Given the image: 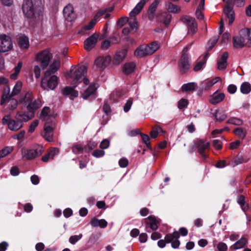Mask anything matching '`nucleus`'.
Returning <instances> with one entry per match:
<instances>
[{
  "mask_svg": "<svg viewBox=\"0 0 251 251\" xmlns=\"http://www.w3.org/2000/svg\"><path fill=\"white\" fill-rule=\"evenodd\" d=\"M224 12L226 17L229 19L228 25H231L235 19L234 11L231 7H225L224 8Z\"/></svg>",
  "mask_w": 251,
  "mask_h": 251,
  "instance_id": "nucleus-28",
  "label": "nucleus"
},
{
  "mask_svg": "<svg viewBox=\"0 0 251 251\" xmlns=\"http://www.w3.org/2000/svg\"><path fill=\"white\" fill-rule=\"evenodd\" d=\"M48 76L45 75L41 82V86L44 89H51L53 90L58 84V77L53 75L47 79Z\"/></svg>",
  "mask_w": 251,
  "mask_h": 251,
  "instance_id": "nucleus-11",
  "label": "nucleus"
},
{
  "mask_svg": "<svg viewBox=\"0 0 251 251\" xmlns=\"http://www.w3.org/2000/svg\"><path fill=\"white\" fill-rule=\"evenodd\" d=\"M60 65V61L54 60L53 63L50 66L49 69L46 72L45 75L46 76H49L51 74L55 73L59 69Z\"/></svg>",
  "mask_w": 251,
  "mask_h": 251,
  "instance_id": "nucleus-24",
  "label": "nucleus"
},
{
  "mask_svg": "<svg viewBox=\"0 0 251 251\" xmlns=\"http://www.w3.org/2000/svg\"><path fill=\"white\" fill-rule=\"evenodd\" d=\"M128 18L126 17H121L118 20L117 22V25L118 26L121 27L126 23H128Z\"/></svg>",
  "mask_w": 251,
  "mask_h": 251,
  "instance_id": "nucleus-57",
  "label": "nucleus"
},
{
  "mask_svg": "<svg viewBox=\"0 0 251 251\" xmlns=\"http://www.w3.org/2000/svg\"><path fill=\"white\" fill-rule=\"evenodd\" d=\"M149 50V47L147 45H141L135 50L134 55L139 58H142L151 54Z\"/></svg>",
  "mask_w": 251,
  "mask_h": 251,
  "instance_id": "nucleus-20",
  "label": "nucleus"
},
{
  "mask_svg": "<svg viewBox=\"0 0 251 251\" xmlns=\"http://www.w3.org/2000/svg\"><path fill=\"white\" fill-rule=\"evenodd\" d=\"M75 69V67L72 66L70 72L66 74V77L73 79L71 84L76 87L77 84L81 82V79L87 73V69L84 66H81L74 70Z\"/></svg>",
  "mask_w": 251,
  "mask_h": 251,
  "instance_id": "nucleus-3",
  "label": "nucleus"
},
{
  "mask_svg": "<svg viewBox=\"0 0 251 251\" xmlns=\"http://www.w3.org/2000/svg\"><path fill=\"white\" fill-rule=\"evenodd\" d=\"M191 45L187 46L182 50V55L178 63L180 72L182 74L186 73L190 68V58L188 51L190 50Z\"/></svg>",
  "mask_w": 251,
  "mask_h": 251,
  "instance_id": "nucleus-6",
  "label": "nucleus"
},
{
  "mask_svg": "<svg viewBox=\"0 0 251 251\" xmlns=\"http://www.w3.org/2000/svg\"><path fill=\"white\" fill-rule=\"evenodd\" d=\"M13 150L12 147H6L0 151V159L10 154Z\"/></svg>",
  "mask_w": 251,
  "mask_h": 251,
  "instance_id": "nucleus-42",
  "label": "nucleus"
},
{
  "mask_svg": "<svg viewBox=\"0 0 251 251\" xmlns=\"http://www.w3.org/2000/svg\"><path fill=\"white\" fill-rule=\"evenodd\" d=\"M149 47V51L151 54H153L159 48V45L157 42H153L150 44L147 45Z\"/></svg>",
  "mask_w": 251,
  "mask_h": 251,
  "instance_id": "nucleus-48",
  "label": "nucleus"
},
{
  "mask_svg": "<svg viewBox=\"0 0 251 251\" xmlns=\"http://www.w3.org/2000/svg\"><path fill=\"white\" fill-rule=\"evenodd\" d=\"M82 236L81 233L78 235L71 236L69 239V242L72 245H75L78 240L82 238Z\"/></svg>",
  "mask_w": 251,
  "mask_h": 251,
  "instance_id": "nucleus-49",
  "label": "nucleus"
},
{
  "mask_svg": "<svg viewBox=\"0 0 251 251\" xmlns=\"http://www.w3.org/2000/svg\"><path fill=\"white\" fill-rule=\"evenodd\" d=\"M44 151V148L39 145L35 146L33 149L25 150L23 148L21 150L22 158L24 160H29L40 156Z\"/></svg>",
  "mask_w": 251,
  "mask_h": 251,
  "instance_id": "nucleus-5",
  "label": "nucleus"
},
{
  "mask_svg": "<svg viewBox=\"0 0 251 251\" xmlns=\"http://www.w3.org/2000/svg\"><path fill=\"white\" fill-rule=\"evenodd\" d=\"M51 55L50 52L45 50L38 52L36 56V61L40 63L43 69H45L49 65Z\"/></svg>",
  "mask_w": 251,
  "mask_h": 251,
  "instance_id": "nucleus-10",
  "label": "nucleus"
},
{
  "mask_svg": "<svg viewBox=\"0 0 251 251\" xmlns=\"http://www.w3.org/2000/svg\"><path fill=\"white\" fill-rule=\"evenodd\" d=\"M227 247L226 244L223 242H219L216 247V251H226Z\"/></svg>",
  "mask_w": 251,
  "mask_h": 251,
  "instance_id": "nucleus-55",
  "label": "nucleus"
},
{
  "mask_svg": "<svg viewBox=\"0 0 251 251\" xmlns=\"http://www.w3.org/2000/svg\"><path fill=\"white\" fill-rule=\"evenodd\" d=\"M127 52V49H124L117 51L114 56L113 63L114 65L120 64L124 60Z\"/></svg>",
  "mask_w": 251,
  "mask_h": 251,
  "instance_id": "nucleus-22",
  "label": "nucleus"
},
{
  "mask_svg": "<svg viewBox=\"0 0 251 251\" xmlns=\"http://www.w3.org/2000/svg\"><path fill=\"white\" fill-rule=\"evenodd\" d=\"M247 239L245 237H242L237 241L234 245L230 247V250L234 251L236 250L243 248L247 243Z\"/></svg>",
  "mask_w": 251,
  "mask_h": 251,
  "instance_id": "nucleus-32",
  "label": "nucleus"
},
{
  "mask_svg": "<svg viewBox=\"0 0 251 251\" xmlns=\"http://www.w3.org/2000/svg\"><path fill=\"white\" fill-rule=\"evenodd\" d=\"M168 10L170 12L176 13L179 10V9L177 6L171 2H169L168 6Z\"/></svg>",
  "mask_w": 251,
  "mask_h": 251,
  "instance_id": "nucleus-52",
  "label": "nucleus"
},
{
  "mask_svg": "<svg viewBox=\"0 0 251 251\" xmlns=\"http://www.w3.org/2000/svg\"><path fill=\"white\" fill-rule=\"evenodd\" d=\"M214 85V83H213L211 80H205L200 84L201 88L205 90H208Z\"/></svg>",
  "mask_w": 251,
  "mask_h": 251,
  "instance_id": "nucleus-45",
  "label": "nucleus"
},
{
  "mask_svg": "<svg viewBox=\"0 0 251 251\" xmlns=\"http://www.w3.org/2000/svg\"><path fill=\"white\" fill-rule=\"evenodd\" d=\"M54 123L52 122H47L45 123L44 127V133L43 137L48 141L52 140L53 131Z\"/></svg>",
  "mask_w": 251,
  "mask_h": 251,
  "instance_id": "nucleus-13",
  "label": "nucleus"
},
{
  "mask_svg": "<svg viewBox=\"0 0 251 251\" xmlns=\"http://www.w3.org/2000/svg\"><path fill=\"white\" fill-rule=\"evenodd\" d=\"M161 132H164L163 129L159 126H155L152 127V130L150 132V136L151 138L154 139Z\"/></svg>",
  "mask_w": 251,
  "mask_h": 251,
  "instance_id": "nucleus-38",
  "label": "nucleus"
},
{
  "mask_svg": "<svg viewBox=\"0 0 251 251\" xmlns=\"http://www.w3.org/2000/svg\"><path fill=\"white\" fill-rule=\"evenodd\" d=\"M136 66L133 62L126 63L123 67V73L126 75H129L135 71Z\"/></svg>",
  "mask_w": 251,
  "mask_h": 251,
  "instance_id": "nucleus-27",
  "label": "nucleus"
},
{
  "mask_svg": "<svg viewBox=\"0 0 251 251\" xmlns=\"http://www.w3.org/2000/svg\"><path fill=\"white\" fill-rule=\"evenodd\" d=\"M98 38V35L96 34H93L87 38L84 42V49L87 51H90L93 49L96 45Z\"/></svg>",
  "mask_w": 251,
  "mask_h": 251,
  "instance_id": "nucleus-17",
  "label": "nucleus"
},
{
  "mask_svg": "<svg viewBox=\"0 0 251 251\" xmlns=\"http://www.w3.org/2000/svg\"><path fill=\"white\" fill-rule=\"evenodd\" d=\"M23 114L22 113L18 112L16 116V120L10 119V115L5 116L2 119V122L3 125H7L10 130L17 131L23 126V122H26L24 119Z\"/></svg>",
  "mask_w": 251,
  "mask_h": 251,
  "instance_id": "nucleus-2",
  "label": "nucleus"
},
{
  "mask_svg": "<svg viewBox=\"0 0 251 251\" xmlns=\"http://www.w3.org/2000/svg\"><path fill=\"white\" fill-rule=\"evenodd\" d=\"M90 224L93 227L99 226L100 228H105L107 226V222L104 219L99 220L96 218H93L90 222Z\"/></svg>",
  "mask_w": 251,
  "mask_h": 251,
  "instance_id": "nucleus-29",
  "label": "nucleus"
},
{
  "mask_svg": "<svg viewBox=\"0 0 251 251\" xmlns=\"http://www.w3.org/2000/svg\"><path fill=\"white\" fill-rule=\"evenodd\" d=\"M41 101L40 100H35L26 104L27 113H22L23 114L24 119L25 121H28L31 119L34 116L35 111L41 106Z\"/></svg>",
  "mask_w": 251,
  "mask_h": 251,
  "instance_id": "nucleus-7",
  "label": "nucleus"
},
{
  "mask_svg": "<svg viewBox=\"0 0 251 251\" xmlns=\"http://www.w3.org/2000/svg\"><path fill=\"white\" fill-rule=\"evenodd\" d=\"M197 84L195 82H189L184 84L181 87L182 92L193 91L197 88Z\"/></svg>",
  "mask_w": 251,
  "mask_h": 251,
  "instance_id": "nucleus-34",
  "label": "nucleus"
},
{
  "mask_svg": "<svg viewBox=\"0 0 251 251\" xmlns=\"http://www.w3.org/2000/svg\"><path fill=\"white\" fill-rule=\"evenodd\" d=\"M22 87V82L20 81H17L14 86L11 94H9L10 88L8 86H7V92H6V90L5 89L2 94L0 100V105H2L6 101V100L8 99L11 98L13 96L18 95L20 92Z\"/></svg>",
  "mask_w": 251,
  "mask_h": 251,
  "instance_id": "nucleus-8",
  "label": "nucleus"
},
{
  "mask_svg": "<svg viewBox=\"0 0 251 251\" xmlns=\"http://www.w3.org/2000/svg\"><path fill=\"white\" fill-rule=\"evenodd\" d=\"M8 101L9 102L8 104V109L10 110H14L17 106L18 105V101L16 99H8L6 101Z\"/></svg>",
  "mask_w": 251,
  "mask_h": 251,
  "instance_id": "nucleus-47",
  "label": "nucleus"
},
{
  "mask_svg": "<svg viewBox=\"0 0 251 251\" xmlns=\"http://www.w3.org/2000/svg\"><path fill=\"white\" fill-rule=\"evenodd\" d=\"M213 116L217 121L221 122L226 118L227 114L223 109H217L215 113H213Z\"/></svg>",
  "mask_w": 251,
  "mask_h": 251,
  "instance_id": "nucleus-31",
  "label": "nucleus"
},
{
  "mask_svg": "<svg viewBox=\"0 0 251 251\" xmlns=\"http://www.w3.org/2000/svg\"><path fill=\"white\" fill-rule=\"evenodd\" d=\"M226 161L225 160H219L215 166L218 168H223L226 166Z\"/></svg>",
  "mask_w": 251,
  "mask_h": 251,
  "instance_id": "nucleus-64",
  "label": "nucleus"
},
{
  "mask_svg": "<svg viewBox=\"0 0 251 251\" xmlns=\"http://www.w3.org/2000/svg\"><path fill=\"white\" fill-rule=\"evenodd\" d=\"M140 135L143 141V142L146 144L147 147L150 150L152 151V148L151 146L150 142H149L150 139L149 136L148 135L142 133H140Z\"/></svg>",
  "mask_w": 251,
  "mask_h": 251,
  "instance_id": "nucleus-41",
  "label": "nucleus"
},
{
  "mask_svg": "<svg viewBox=\"0 0 251 251\" xmlns=\"http://www.w3.org/2000/svg\"><path fill=\"white\" fill-rule=\"evenodd\" d=\"M33 100V96L31 92H27L24 97L19 100L20 103H23L24 105L25 106L30 102Z\"/></svg>",
  "mask_w": 251,
  "mask_h": 251,
  "instance_id": "nucleus-37",
  "label": "nucleus"
},
{
  "mask_svg": "<svg viewBox=\"0 0 251 251\" xmlns=\"http://www.w3.org/2000/svg\"><path fill=\"white\" fill-rule=\"evenodd\" d=\"M149 0H140V1L137 4L136 6L130 12V16L135 17L137 14H138L143 8L145 4Z\"/></svg>",
  "mask_w": 251,
  "mask_h": 251,
  "instance_id": "nucleus-25",
  "label": "nucleus"
},
{
  "mask_svg": "<svg viewBox=\"0 0 251 251\" xmlns=\"http://www.w3.org/2000/svg\"><path fill=\"white\" fill-rule=\"evenodd\" d=\"M11 38L5 34H0V52L5 53L11 50L13 48Z\"/></svg>",
  "mask_w": 251,
  "mask_h": 251,
  "instance_id": "nucleus-9",
  "label": "nucleus"
},
{
  "mask_svg": "<svg viewBox=\"0 0 251 251\" xmlns=\"http://www.w3.org/2000/svg\"><path fill=\"white\" fill-rule=\"evenodd\" d=\"M240 91L244 94H248L251 91V85L248 82H243L240 87Z\"/></svg>",
  "mask_w": 251,
  "mask_h": 251,
  "instance_id": "nucleus-40",
  "label": "nucleus"
},
{
  "mask_svg": "<svg viewBox=\"0 0 251 251\" xmlns=\"http://www.w3.org/2000/svg\"><path fill=\"white\" fill-rule=\"evenodd\" d=\"M226 123L232 124L235 126H240L242 125L243 121L239 118L236 117H231L226 122Z\"/></svg>",
  "mask_w": 251,
  "mask_h": 251,
  "instance_id": "nucleus-43",
  "label": "nucleus"
},
{
  "mask_svg": "<svg viewBox=\"0 0 251 251\" xmlns=\"http://www.w3.org/2000/svg\"><path fill=\"white\" fill-rule=\"evenodd\" d=\"M244 162L243 156L241 154H237L235 157L231 158L227 165H231L232 167H235L239 164H240Z\"/></svg>",
  "mask_w": 251,
  "mask_h": 251,
  "instance_id": "nucleus-33",
  "label": "nucleus"
},
{
  "mask_svg": "<svg viewBox=\"0 0 251 251\" xmlns=\"http://www.w3.org/2000/svg\"><path fill=\"white\" fill-rule=\"evenodd\" d=\"M63 15L66 20L68 22H72L75 18L73 7L71 5H67L64 8Z\"/></svg>",
  "mask_w": 251,
  "mask_h": 251,
  "instance_id": "nucleus-19",
  "label": "nucleus"
},
{
  "mask_svg": "<svg viewBox=\"0 0 251 251\" xmlns=\"http://www.w3.org/2000/svg\"><path fill=\"white\" fill-rule=\"evenodd\" d=\"M225 97V95L224 93H219L218 94L213 96L210 100V102L213 104H216L221 101H222Z\"/></svg>",
  "mask_w": 251,
  "mask_h": 251,
  "instance_id": "nucleus-36",
  "label": "nucleus"
},
{
  "mask_svg": "<svg viewBox=\"0 0 251 251\" xmlns=\"http://www.w3.org/2000/svg\"><path fill=\"white\" fill-rule=\"evenodd\" d=\"M179 234L177 231H174L172 233H168L165 236L164 239H160L157 242L158 246L160 248H163L165 247L167 243H171V246L174 249H177L180 246V242L178 240Z\"/></svg>",
  "mask_w": 251,
  "mask_h": 251,
  "instance_id": "nucleus-4",
  "label": "nucleus"
},
{
  "mask_svg": "<svg viewBox=\"0 0 251 251\" xmlns=\"http://www.w3.org/2000/svg\"><path fill=\"white\" fill-rule=\"evenodd\" d=\"M172 15L167 12L159 13L156 16L157 24H163L166 27H168L170 24Z\"/></svg>",
  "mask_w": 251,
  "mask_h": 251,
  "instance_id": "nucleus-16",
  "label": "nucleus"
},
{
  "mask_svg": "<svg viewBox=\"0 0 251 251\" xmlns=\"http://www.w3.org/2000/svg\"><path fill=\"white\" fill-rule=\"evenodd\" d=\"M181 20L187 25L188 31L191 32L192 35L197 32V24L195 18L184 16L181 17Z\"/></svg>",
  "mask_w": 251,
  "mask_h": 251,
  "instance_id": "nucleus-12",
  "label": "nucleus"
},
{
  "mask_svg": "<svg viewBox=\"0 0 251 251\" xmlns=\"http://www.w3.org/2000/svg\"><path fill=\"white\" fill-rule=\"evenodd\" d=\"M98 145V143L93 141H89L87 145L85 146V149H88V151H91L95 148Z\"/></svg>",
  "mask_w": 251,
  "mask_h": 251,
  "instance_id": "nucleus-53",
  "label": "nucleus"
},
{
  "mask_svg": "<svg viewBox=\"0 0 251 251\" xmlns=\"http://www.w3.org/2000/svg\"><path fill=\"white\" fill-rule=\"evenodd\" d=\"M105 14V11L100 10L95 15L94 17L92 19L95 22L97 23V22L98 21V19L100 17L102 16V15H104Z\"/></svg>",
  "mask_w": 251,
  "mask_h": 251,
  "instance_id": "nucleus-61",
  "label": "nucleus"
},
{
  "mask_svg": "<svg viewBox=\"0 0 251 251\" xmlns=\"http://www.w3.org/2000/svg\"><path fill=\"white\" fill-rule=\"evenodd\" d=\"M38 125V120H34L30 125L29 126V129H28V131L29 132H33L36 127Z\"/></svg>",
  "mask_w": 251,
  "mask_h": 251,
  "instance_id": "nucleus-60",
  "label": "nucleus"
},
{
  "mask_svg": "<svg viewBox=\"0 0 251 251\" xmlns=\"http://www.w3.org/2000/svg\"><path fill=\"white\" fill-rule=\"evenodd\" d=\"M17 44L19 48L22 50H27L29 48L28 37L23 34L17 38Z\"/></svg>",
  "mask_w": 251,
  "mask_h": 251,
  "instance_id": "nucleus-21",
  "label": "nucleus"
},
{
  "mask_svg": "<svg viewBox=\"0 0 251 251\" xmlns=\"http://www.w3.org/2000/svg\"><path fill=\"white\" fill-rule=\"evenodd\" d=\"M233 132L242 139H244L246 136V133L244 132L243 128L241 127L235 128Z\"/></svg>",
  "mask_w": 251,
  "mask_h": 251,
  "instance_id": "nucleus-54",
  "label": "nucleus"
},
{
  "mask_svg": "<svg viewBox=\"0 0 251 251\" xmlns=\"http://www.w3.org/2000/svg\"><path fill=\"white\" fill-rule=\"evenodd\" d=\"M228 57L227 52H224L220 58L217 61L218 69L219 70H225L227 66V60Z\"/></svg>",
  "mask_w": 251,
  "mask_h": 251,
  "instance_id": "nucleus-23",
  "label": "nucleus"
},
{
  "mask_svg": "<svg viewBox=\"0 0 251 251\" xmlns=\"http://www.w3.org/2000/svg\"><path fill=\"white\" fill-rule=\"evenodd\" d=\"M245 39L241 35L234 36L233 37V45L234 48H242L245 46Z\"/></svg>",
  "mask_w": 251,
  "mask_h": 251,
  "instance_id": "nucleus-30",
  "label": "nucleus"
},
{
  "mask_svg": "<svg viewBox=\"0 0 251 251\" xmlns=\"http://www.w3.org/2000/svg\"><path fill=\"white\" fill-rule=\"evenodd\" d=\"M110 142L108 139H103L100 144V147L102 149H106L109 146Z\"/></svg>",
  "mask_w": 251,
  "mask_h": 251,
  "instance_id": "nucleus-62",
  "label": "nucleus"
},
{
  "mask_svg": "<svg viewBox=\"0 0 251 251\" xmlns=\"http://www.w3.org/2000/svg\"><path fill=\"white\" fill-rule=\"evenodd\" d=\"M96 24V22H95L93 20H91V21L89 22L88 24L87 25L84 26L83 27L82 29L83 30H84L85 31L90 30L94 27V25Z\"/></svg>",
  "mask_w": 251,
  "mask_h": 251,
  "instance_id": "nucleus-58",
  "label": "nucleus"
},
{
  "mask_svg": "<svg viewBox=\"0 0 251 251\" xmlns=\"http://www.w3.org/2000/svg\"><path fill=\"white\" fill-rule=\"evenodd\" d=\"M132 100L131 98L126 100V103L124 106V110L125 112L129 111L132 104Z\"/></svg>",
  "mask_w": 251,
  "mask_h": 251,
  "instance_id": "nucleus-56",
  "label": "nucleus"
},
{
  "mask_svg": "<svg viewBox=\"0 0 251 251\" xmlns=\"http://www.w3.org/2000/svg\"><path fill=\"white\" fill-rule=\"evenodd\" d=\"M22 10L25 16L37 23L43 19V7L40 0H24Z\"/></svg>",
  "mask_w": 251,
  "mask_h": 251,
  "instance_id": "nucleus-1",
  "label": "nucleus"
},
{
  "mask_svg": "<svg viewBox=\"0 0 251 251\" xmlns=\"http://www.w3.org/2000/svg\"><path fill=\"white\" fill-rule=\"evenodd\" d=\"M218 40V37L215 36L211 38L208 42V44L209 45V47L207 49V51H209L214 47L216 44Z\"/></svg>",
  "mask_w": 251,
  "mask_h": 251,
  "instance_id": "nucleus-51",
  "label": "nucleus"
},
{
  "mask_svg": "<svg viewBox=\"0 0 251 251\" xmlns=\"http://www.w3.org/2000/svg\"><path fill=\"white\" fill-rule=\"evenodd\" d=\"M128 161L126 158H122L119 161V165L122 168H125L128 165Z\"/></svg>",
  "mask_w": 251,
  "mask_h": 251,
  "instance_id": "nucleus-63",
  "label": "nucleus"
},
{
  "mask_svg": "<svg viewBox=\"0 0 251 251\" xmlns=\"http://www.w3.org/2000/svg\"><path fill=\"white\" fill-rule=\"evenodd\" d=\"M75 88L74 85L72 87L66 86L62 90V94L66 96L70 95L71 98H76L78 96V93L75 90Z\"/></svg>",
  "mask_w": 251,
  "mask_h": 251,
  "instance_id": "nucleus-26",
  "label": "nucleus"
},
{
  "mask_svg": "<svg viewBox=\"0 0 251 251\" xmlns=\"http://www.w3.org/2000/svg\"><path fill=\"white\" fill-rule=\"evenodd\" d=\"M111 61V58L109 55L105 57H98L95 61V65L101 71L103 70L107 67Z\"/></svg>",
  "mask_w": 251,
  "mask_h": 251,
  "instance_id": "nucleus-15",
  "label": "nucleus"
},
{
  "mask_svg": "<svg viewBox=\"0 0 251 251\" xmlns=\"http://www.w3.org/2000/svg\"><path fill=\"white\" fill-rule=\"evenodd\" d=\"M188 104V101L187 99H181L178 102L177 107L179 109L186 108Z\"/></svg>",
  "mask_w": 251,
  "mask_h": 251,
  "instance_id": "nucleus-50",
  "label": "nucleus"
},
{
  "mask_svg": "<svg viewBox=\"0 0 251 251\" xmlns=\"http://www.w3.org/2000/svg\"><path fill=\"white\" fill-rule=\"evenodd\" d=\"M160 1L161 0H154L149 6L148 11L151 14H154L157 6Z\"/></svg>",
  "mask_w": 251,
  "mask_h": 251,
  "instance_id": "nucleus-46",
  "label": "nucleus"
},
{
  "mask_svg": "<svg viewBox=\"0 0 251 251\" xmlns=\"http://www.w3.org/2000/svg\"><path fill=\"white\" fill-rule=\"evenodd\" d=\"M104 151L102 150H95L93 151L92 155L98 158L103 156L104 155Z\"/></svg>",
  "mask_w": 251,
  "mask_h": 251,
  "instance_id": "nucleus-59",
  "label": "nucleus"
},
{
  "mask_svg": "<svg viewBox=\"0 0 251 251\" xmlns=\"http://www.w3.org/2000/svg\"><path fill=\"white\" fill-rule=\"evenodd\" d=\"M84 150L85 147H83L80 144H75L72 147V151L75 154L82 153Z\"/></svg>",
  "mask_w": 251,
  "mask_h": 251,
  "instance_id": "nucleus-44",
  "label": "nucleus"
},
{
  "mask_svg": "<svg viewBox=\"0 0 251 251\" xmlns=\"http://www.w3.org/2000/svg\"><path fill=\"white\" fill-rule=\"evenodd\" d=\"M245 197L244 195H240L237 200V202L240 204L242 210L246 211L249 209V205L245 203Z\"/></svg>",
  "mask_w": 251,
  "mask_h": 251,
  "instance_id": "nucleus-39",
  "label": "nucleus"
},
{
  "mask_svg": "<svg viewBox=\"0 0 251 251\" xmlns=\"http://www.w3.org/2000/svg\"><path fill=\"white\" fill-rule=\"evenodd\" d=\"M209 54L206 53L203 57L201 60L197 63L196 65L194 66L193 70L195 72H198L202 69L203 66L206 64L207 58Z\"/></svg>",
  "mask_w": 251,
  "mask_h": 251,
  "instance_id": "nucleus-35",
  "label": "nucleus"
},
{
  "mask_svg": "<svg viewBox=\"0 0 251 251\" xmlns=\"http://www.w3.org/2000/svg\"><path fill=\"white\" fill-rule=\"evenodd\" d=\"M96 90L97 88L95 85H90L82 94V97L83 99L90 100L96 99L97 97Z\"/></svg>",
  "mask_w": 251,
  "mask_h": 251,
  "instance_id": "nucleus-18",
  "label": "nucleus"
},
{
  "mask_svg": "<svg viewBox=\"0 0 251 251\" xmlns=\"http://www.w3.org/2000/svg\"><path fill=\"white\" fill-rule=\"evenodd\" d=\"M196 147L198 149V151L203 159H205L208 157V155L206 154V150L209 149L210 143L207 142L204 144V141L202 139H200L199 141L195 144Z\"/></svg>",
  "mask_w": 251,
  "mask_h": 251,
  "instance_id": "nucleus-14",
  "label": "nucleus"
}]
</instances>
